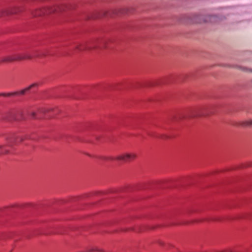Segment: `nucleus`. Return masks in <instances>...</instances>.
Segmentation results:
<instances>
[{"mask_svg": "<svg viewBox=\"0 0 252 252\" xmlns=\"http://www.w3.org/2000/svg\"><path fill=\"white\" fill-rule=\"evenodd\" d=\"M19 139L20 141L23 140L22 137H18L14 134H10L6 138L7 144L6 145H0V155L7 154L9 153L8 148L11 147L12 145L17 142V140Z\"/></svg>", "mask_w": 252, "mask_h": 252, "instance_id": "f257e3e1", "label": "nucleus"}, {"mask_svg": "<svg viewBox=\"0 0 252 252\" xmlns=\"http://www.w3.org/2000/svg\"><path fill=\"white\" fill-rule=\"evenodd\" d=\"M94 45H87L86 44H79L76 46V49L79 51H83L86 50H91L93 48H94Z\"/></svg>", "mask_w": 252, "mask_h": 252, "instance_id": "0eeeda50", "label": "nucleus"}, {"mask_svg": "<svg viewBox=\"0 0 252 252\" xmlns=\"http://www.w3.org/2000/svg\"><path fill=\"white\" fill-rule=\"evenodd\" d=\"M137 158V154L135 153H124L116 157H109L105 158L104 159L107 160L122 161L125 162H130Z\"/></svg>", "mask_w": 252, "mask_h": 252, "instance_id": "f03ea898", "label": "nucleus"}, {"mask_svg": "<svg viewBox=\"0 0 252 252\" xmlns=\"http://www.w3.org/2000/svg\"><path fill=\"white\" fill-rule=\"evenodd\" d=\"M61 10V8L58 6L46 7L38 9L35 11L32 14L33 16H40L46 15L51 13L58 12Z\"/></svg>", "mask_w": 252, "mask_h": 252, "instance_id": "7ed1b4c3", "label": "nucleus"}, {"mask_svg": "<svg viewBox=\"0 0 252 252\" xmlns=\"http://www.w3.org/2000/svg\"><path fill=\"white\" fill-rule=\"evenodd\" d=\"M38 86L37 84L34 83V84H32L31 85H30L28 88H26V89H24V90H22V91H21L20 92H15V93H11V94H2V95H3V96H10V95H15V94H24L26 91H29V90H30L32 87H35V86Z\"/></svg>", "mask_w": 252, "mask_h": 252, "instance_id": "423d86ee", "label": "nucleus"}, {"mask_svg": "<svg viewBox=\"0 0 252 252\" xmlns=\"http://www.w3.org/2000/svg\"><path fill=\"white\" fill-rule=\"evenodd\" d=\"M32 117L33 118H34V116H35V113L34 112H32Z\"/></svg>", "mask_w": 252, "mask_h": 252, "instance_id": "9b49d317", "label": "nucleus"}, {"mask_svg": "<svg viewBox=\"0 0 252 252\" xmlns=\"http://www.w3.org/2000/svg\"><path fill=\"white\" fill-rule=\"evenodd\" d=\"M44 56V55H43H43H42V54H41V55H38V56H39V57H40V56Z\"/></svg>", "mask_w": 252, "mask_h": 252, "instance_id": "f8f14e48", "label": "nucleus"}, {"mask_svg": "<svg viewBox=\"0 0 252 252\" xmlns=\"http://www.w3.org/2000/svg\"><path fill=\"white\" fill-rule=\"evenodd\" d=\"M21 11V9L18 7H13L9 9L0 11V17L6 15L17 14Z\"/></svg>", "mask_w": 252, "mask_h": 252, "instance_id": "39448f33", "label": "nucleus"}, {"mask_svg": "<svg viewBox=\"0 0 252 252\" xmlns=\"http://www.w3.org/2000/svg\"><path fill=\"white\" fill-rule=\"evenodd\" d=\"M236 126H241L243 127L250 126H252V120H248L240 122L235 124Z\"/></svg>", "mask_w": 252, "mask_h": 252, "instance_id": "6e6552de", "label": "nucleus"}, {"mask_svg": "<svg viewBox=\"0 0 252 252\" xmlns=\"http://www.w3.org/2000/svg\"><path fill=\"white\" fill-rule=\"evenodd\" d=\"M94 251H96V249H95V248H91V249H90L89 250H88L87 252H94Z\"/></svg>", "mask_w": 252, "mask_h": 252, "instance_id": "9d476101", "label": "nucleus"}, {"mask_svg": "<svg viewBox=\"0 0 252 252\" xmlns=\"http://www.w3.org/2000/svg\"><path fill=\"white\" fill-rule=\"evenodd\" d=\"M32 56L28 53L15 54L12 56H8L3 59V62H13L15 61H20L26 59H31Z\"/></svg>", "mask_w": 252, "mask_h": 252, "instance_id": "20e7f679", "label": "nucleus"}, {"mask_svg": "<svg viewBox=\"0 0 252 252\" xmlns=\"http://www.w3.org/2000/svg\"><path fill=\"white\" fill-rule=\"evenodd\" d=\"M202 110V109H198L193 110L190 117L193 118L203 115V114H201Z\"/></svg>", "mask_w": 252, "mask_h": 252, "instance_id": "1a4fd4ad", "label": "nucleus"}]
</instances>
